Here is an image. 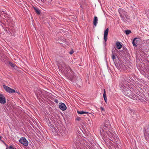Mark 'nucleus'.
Segmentation results:
<instances>
[{
	"label": "nucleus",
	"mask_w": 149,
	"mask_h": 149,
	"mask_svg": "<svg viewBox=\"0 0 149 149\" xmlns=\"http://www.w3.org/2000/svg\"><path fill=\"white\" fill-rule=\"evenodd\" d=\"M122 89L123 94L126 96L128 97H129L134 100H139V92H136V95L133 94L132 93L131 91L130 90V88L129 87L125 86L123 84L121 85Z\"/></svg>",
	"instance_id": "nucleus-1"
},
{
	"label": "nucleus",
	"mask_w": 149,
	"mask_h": 149,
	"mask_svg": "<svg viewBox=\"0 0 149 149\" xmlns=\"http://www.w3.org/2000/svg\"><path fill=\"white\" fill-rule=\"evenodd\" d=\"M64 59L63 57H60V58L58 61L59 63L63 67H64L66 68L68 70H70L71 71V70L69 66L68 65L65 64L64 63L63 61Z\"/></svg>",
	"instance_id": "nucleus-2"
},
{
	"label": "nucleus",
	"mask_w": 149,
	"mask_h": 149,
	"mask_svg": "<svg viewBox=\"0 0 149 149\" xmlns=\"http://www.w3.org/2000/svg\"><path fill=\"white\" fill-rule=\"evenodd\" d=\"M19 142L20 143L25 146H27L29 143L28 141L24 137H22L19 140Z\"/></svg>",
	"instance_id": "nucleus-3"
},
{
	"label": "nucleus",
	"mask_w": 149,
	"mask_h": 149,
	"mask_svg": "<svg viewBox=\"0 0 149 149\" xmlns=\"http://www.w3.org/2000/svg\"><path fill=\"white\" fill-rule=\"evenodd\" d=\"M118 11L121 18L127 15V13L123 9L120 8H119Z\"/></svg>",
	"instance_id": "nucleus-4"
},
{
	"label": "nucleus",
	"mask_w": 149,
	"mask_h": 149,
	"mask_svg": "<svg viewBox=\"0 0 149 149\" xmlns=\"http://www.w3.org/2000/svg\"><path fill=\"white\" fill-rule=\"evenodd\" d=\"M3 87L6 91L8 93H14L15 92V91L14 90L11 89L9 87L7 86L3 85Z\"/></svg>",
	"instance_id": "nucleus-5"
},
{
	"label": "nucleus",
	"mask_w": 149,
	"mask_h": 149,
	"mask_svg": "<svg viewBox=\"0 0 149 149\" xmlns=\"http://www.w3.org/2000/svg\"><path fill=\"white\" fill-rule=\"evenodd\" d=\"M106 123H105L103 126V128L104 130L108 129L110 130L111 128V125L109 123V121H107L106 122Z\"/></svg>",
	"instance_id": "nucleus-6"
},
{
	"label": "nucleus",
	"mask_w": 149,
	"mask_h": 149,
	"mask_svg": "<svg viewBox=\"0 0 149 149\" xmlns=\"http://www.w3.org/2000/svg\"><path fill=\"white\" fill-rule=\"evenodd\" d=\"M139 41V38H134L132 41V43L133 45L135 47H137V45H138Z\"/></svg>",
	"instance_id": "nucleus-7"
},
{
	"label": "nucleus",
	"mask_w": 149,
	"mask_h": 149,
	"mask_svg": "<svg viewBox=\"0 0 149 149\" xmlns=\"http://www.w3.org/2000/svg\"><path fill=\"white\" fill-rule=\"evenodd\" d=\"M6 102V98L4 95L0 93V103L2 104H4Z\"/></svg>",
	"instance_id": "nucleus-8"
},
{
	"label": "nucleus",
	"mask_w": 149,
	"mask_h": 149,
	"mask_svg": "<svg viewBox=\"0 0 149 149\" xmlns=\"http://www.w3.org/2000/svg\"><path fill=\"white\" fill-rule=\"evenodd\" d=\"M38 92H36V95L37 96H40L41 97V94H42L43 95L44 93H45L47 92L46 91H45L44 90H40L39 89H38Z\"/></svg>",
	"instance_id": "nucleus-9"
},
{
	"label": "nucleus",
	"mask_w": 149,
	"mask_h": 149,
	"mask_svg": "<svg viewBox=\"0 0 149 149\" xmlns=\"http://www.w3.org/2000/svg\"><path fill=\"white\" fill-rule=\"evenodd\" d=\"M59 107L60 109L63 111L65 110L67 107L65 104L63 103H60L59 104Z\"/></svg>",
	"instance_id": "nucleus-10"
},
{
	"label": "nucleus",
	"mask_w": 149,
	"mask_h": 149,
	"mask_svg": "<svg viewBox=\"0 0 149 149\" xmlns=\"http://www.w3.org/2000/svg\"><path fill=\"white\" fill-rule=\"evenodd\" d=\"M109 32V29L107 28L104 31V41L105 42L107 41V35ZM106 44V43H105Z\"/></svg>",
	"instance_id": "nucleus-11"
},
{
	"label": "nucleus",
	"mask_w": 149,
	"mask_h": 149,
	"mask_svg": "<svg viewBox=\"0 0 149 149\" xmlns=\"http://www.w3.org/2000/svg\"><path fill=\"white\" fill-rule=\"evenodd\" d=\"M121 19L124 22H130V19L128 18V16L127 15H126V16H125L124 17L121 18Z\"/></svg>",
	"instance_id": "nucleus-12"
},
{
	"label": "nucleus",
	"mask_w": 149,
	"mask_h": 149,
	"mask_svg": "<svg viewBox=\"0 0 149 149\" xmlns=\"http://www.w3.org/2000/svg\"><path fill=\"white\" fill-rule=\"evenodd\" d=\"M116 65L117 68L119 69H124L125 67V65L122 63H119L118 66V65Z\"/></svg>",
	"instance_id": "nucleus-13"
},
{
	"label": "nucleus",
	"mask_w": 149,
	"mask_h": 149,
	"mask_svg": "<svg viewBox=\"0 0 149 149\" xmlns=\"http://www.w3.org/2000/svg\"><path fill=\"white\" fill-rule=\"evenodd\" d=\"M106 133L107 134L110 138L111 139V140L112 141L113 140L112 138L114 136V134L112 133L110 131H106Z\"/></svg>",
	"instance_id": "nucleus-14"
},
{
	"label": "nucleus",
	"mask_w": 149,
	"mask_h": 149,
	"mask_svg": "<svg viewBox=\"0 0 149 149\" xmlns=\"http://www.w3.org/2000/svg\"><path fill=\"white\" fill-rule=\"evenodd\" d=\"M116 45L117 46V48L118 49H120L122 46L121 43L119 42H116Z\"/></svg>",
	"instance_id": "nucleus-15"
},
{
	"label": "nucleus",
	"mask_w": 149,
	"mask_h": 149,
	"mask_svg": "<svg viewBox=\"0 0 149 149\" xmlns=\"http://www.w3.org/2000/svg\"><path fill=\"white\" fill-rule=\"evenodd\" d=\"M98 19L97 17L96 16L94 17V19L93 20V25L96 26L97 25V23Z\"/></svg>",
	"instance_id": "nucleus-16"
},
{
	"label": "nucleus",
	"mask_w": 149,
	"mask_h": 149,
	"mask_svg": "<svg viewBox=\"0 0 149 149\" xmlns=\"http://www.w3.org/2000/svg\"><path fill=\"white\" fill-rule=\"evenodd\" d=\"M103 98L104 99V100L105 101V102L106 103H107V98L106 96V91L105 89H104V93H103Z\"/></svg>",
	"instance_id": "nucleus-17"
},
{
	"label": "nucleus",
	"mask_w": 149,
	"mask_h": 149,
	"mask_svg": "<svg viewBox=\"0 0 149 149\" xmlns=\"http://www.w3.org/2000/svg\"><path fill=\"white\" fill-rule=\"evenodd\" d=\"M140 61V60L139 59H137L136 58V64L137 66V67L138 69L139 70V69L140 68V65L139 64V63Z\"/></svg>",
	"instance_id": "nucleus-18"
},
{
	"label": "nucleus",
	"mask_w": 149,
	"mask_h": 149,
	"mask_svg": "<svg viewBox=\"0 0 149 149\" xmlns=\"http://www.w3.org/2000/svg\"><path fill=\"white\" fill-rule=\"evenodd\" d=\"M112 139H114L116 141H118L119 139L118 136L116 134H114L112 138Z\"/></svg>",
	"instance_id": "nucleus-19"
},
{
	"label": "nucleus",
	"mask_w": 149,
	"mask_h": 149,
	"mask_svg": "<svg viewBox=\"0 0 149 149\" xmlns=\"http://www.w3.org/2000/svg\"><path fill=\"white\" fill-rule=\"evenodd\" d=\"M77 112L79 114H87L88 113V112H87L84 111H77Z\"/></svg>",
	"instance_id": "nucleus-20"
},
{
	"label": "nucleus",
	"mask_w": 149,
	"mask_h": 149,
	"mask_svg": "<svg viewBox=\"0 0 149 149\" xmlns=\"http://www.w3.org/2000/svg\"><path fill=\"white\" fill-rule=\"evenodd\" d=\"M115 149H121V147L120 145L119 144H116L115 146Z\"/></svg>",
	"instance_id": "nucleus-21"
},
{
	"label": "nucleus",
	"mask_w": 149,
	"mask_h": 149,
	"mask_svg": "<svg viewBox=\"0 0 149 149\" xmlns=\"http://www.w3.org/2000/svg\"><path fill=\"white\" fill-rule=\"evenodd\" d=\"M125 32L127 35H128L131 33V31L130 30H126L125 31Z\"/></svg>",
	"instance_id": "nucleus-22"
},
{
	"label": "nucleus",
	"mask_w": 149,
	"mask_h": 149,
	"mask_svg": "<svg viewBox=\"0 0 149 149\" xmlns=\"http://www.w3.org/2000/svg\"><path fill=\"white\" fill-rule=\"evenodd\" d=\"M34 9H35L36 12L37 14L39 15L40 14V12L39 9L35 8H34Z\"/></svg>",
	"instance_id": "nucleus-23"
},
{
	"label": "nucleus",
	"mask_w": 149,
	"mask_h": 149,
	"mask_svg": "<svg viewBox=\"0 0 149 149\" xmlns=\"http://www.w3.org/2000/svg\"><path fill=\"white\" fill-rule=\"evenodd\" d=\"M9 64L10 65V66L12 67L13 68H15V64L13 63L12 62H10L9 63Z\"/></svg>",
	"instance_id": "nucleus-24"
},
{
	"label": "nucleus",
	"mask_w": 149,
	"mask_h": 149,
	"mask_svg": "<svg viewBox=\"0 0 149 149\" xmlns=\"http://www.w3.org/2000/svg\"><path fill=\"white\" fill-rule=\"evenodd\" d=\"M115 54H112V56H111L112 58L113 61L116 58Z\"/></svg>",
	"instance_id": "nucleus-25"
},
{
	"label": "nucleus",
	"mask_w": 149,
	"mask_h": 149,
	"mask_svg": "<svg viewBox=\"0 0 149 149\" xmlns=\"http://www.w3.org/2000/svg\"><path fill=\"white\" fill-rule=\"evenodd\" d=\"M100 109H101V110L102 111H104V109L103 107H100Z\"/></svg>",
	"instance_id": "nucleus-26"
},
{
	"label": "nucleus",
	"mask_w": 149,
	"mask_h": 149,
	"mask_svg": "<svg viewBox=\"0 0 149 149\" xmlns=\"http://www.w3.org/2000/svg\"><path fill=\"white\" fill-rule=\"evenodd\" d=\"M9 149H15L13 148L11 146H10L9 148Z\"/></svg>",
	"instance_id": "nucleus-27"
},
{
	"label": "nucleus",
	"mask_w": 149,
	"mask_h": 149,
	"mask_svg": "<svg viewBox=\"0 0 149 149\" xmlns=\"http://www.w3.org/2000/svg\"><path fill=\"white\" fill-rule=\"evenodd\" d=\"M54 102H56V103H58V101L57 99H55L54 100Z\"/></svg>",
	"instance_id": "nucleus-28"
},
{
	"label": "nucleus",
	"mask_w": 149,
	"mask_h": 149,
	"mask_svg": "<svg viewBox=\"0 0 149 149\" xmlns=\"http://www.w3.org/2000/svg\"><path fill=\"white\" fill-rule=\"evenodd\" d=\"M81 120V118L80 117H78L76 118V120Z\"/></svg>",
	"instance_id": "nucleus-29"
},
{
	"label": "nucleus",
	"mask_w": 149,
	"mask_h": 149,
	"mask_svg": "<svg viewBox=\"0 0 149 149\" xmlns=\"http://www.w3.org/2000/svg\"><path fill=\"white\" fill-rule=\"evenodd\" d=\"M115 50H113H113L112 51V54H115Z\"/></svg>",
	"instance_id": "nucleus-30"
},
{
	"label": "nucleus",
	"mask_w": 149,
	"mask_h": 149,
	"mask_svg": "<svg viewBox=\"0 0 149 149\" xmlns=\"http://www.w3.org/2000/svg\"><path fill=\"white\" fill-rule=\"evenodd\" d=\"M73 52H74L73 51H71L70 52V54H72L73 53Z\"/></svg>",
	"instance_id": "nucleus-31"
},
{
	"label": "nucleus",
	"mask_w": 149,
	"mask_h": 149,
	"mask_svg": "<svg viewBox=\"0 0 149 149\" xmlns=\"http://www.w3.org/2000/svg\"><path fill=\"white\" fill-rule=\"evenodd\" d=\"M1 138V136H0V139Z\"/></svg>",
	"instance_id": "nucleus-32"
},
{
	"label": "nucleus",
	"mask_w": 149,
	"mask_h": 149,
	"mask_svg": "<svg viewBox=\"0 0 149 149\" xmlns=\"http://www.w3.org/2000/svg\"><path fill=\"white\" fill-rule=\"evenodd\" d=\"M6 149H8L7 148H6Z\"/></svg>",
	"instance_id": "nucleus-33"
},
{
	"label": "nucleus",
	"mask_w": 149,
	"mask_h": 149,
	"mask_svg": "<svg viewBox=\"0 0 149 149\" xmlns=\"http://www.w3.org/2000/svg\"><path fill=\"white\" fill-rule=\"evenodd\" d=\"M148 128H149V125L148 126Z\"/></svg>",
	"instance_id": "nucleus-34"
}]
</instances>
